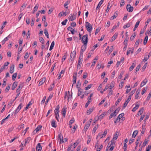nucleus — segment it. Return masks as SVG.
Here are the masks:
<instances>
[{
  "label": "nucleus",
  "instance_id": "obj_1",
  "mask_svg": "<svg viewBox=\"0 0 151 151\" xmlns=\"http://www.w3.org/2000/svg\"><path fill=\"white\" fill-rule=\"evenodd\" d=\"M88 41V36L87 35H83L82 39L81 42L82 43L85 44H87Z\"/></svg>",
  "mask_w": 151,
  "mask_h": 151
},
{
  "label": "nucleus",
  "instance_id": "obj_2",
  "mask_svg": "<svg viewBox=\"0 0 151 151\" xmlns=\"http://www.w3.org/2000/svg\"><path fill=\"white\" fill-rule=\"evenodd\" d=\"M86 27L88 31L91 32L92 29V25L88 22H86Z\"/></svg>",
  "mask_w": 151,
  "mask_h": 151
},
{
  "label": "nucleus",
  "instance_id": "obj_3",
  "mask_svg": "<svg viewBox=\"0 0 151 151\" xmlns=\"http://www.w3.org/2000/svg\"><path fill=\"white\" fill-rule=\"evenodd\" d=\"M22 86L21 84H20L18 86V88H17L16 92L17 93V95H16V97L14 99L15 100L19 96L20 93V91L21 89L22 88Z\"/></svg>",
  "mask_w": 151,
  "mask_h": 151
},
{
  "label": "nucleus",
  "instance_id": "obj_4",
  "mask_svg": "<svg viewBox=\"0 0 151 151\" xmlns=\"http://www.w3.org/2000/svg\"><path fill=\"white\" fill-rule=\"evenodd\" d=\"M126 9L127 11L129 12H132L134 9V8L133 6H131V5L129 4H128L127 6Z\"/></svg>",
  "mask_w": 151,
  "mask_h": 151
},
{
  "label": "nucleus",
  "instance_id": "obj_5",
  "mask_svg": "<svg viewBox=\"0 0 151 151\" xmlns=\"http://www.w3.org/2000/svg\"><path fill=\"white\" fill-rule=\"evenodd\" d=\"M76 53V51L75 50L72 52L70 53V60H71L72 61L75 58Z\"/></svg>",
  "mask_w": 151,
  "mask_h": 151
},
{
  "label": "nucleus",
  "instance_id": "obj_6",
  "mask_svg": "<svg viewBox=\"0 0 151 151\" xmlns=\"http://www.w3.org/2000/svg\"><path fill=\"white\" fill-rule=\"evenodd\" d=\"M131 99V96H129L128 99L125 101V102L124 103L123 106V108H124V109L127 106L128 104V103L130 101V100Z\"/></svg>",
  "mask_w": 151,
  "mask_h": 151
},
{
  "label": "nucleus",
  "instance_id": "obj_7",
  "mask_svg": "<svg viewBox=\"0 0 151 151\" xmlns=\"http://www.w3.org/2000/svg\"><path fill=\"white\" fill-rule=\"evenodd\" d=\"M67 97H68V101L69 99H71L72 97V94H70V93L69 92V91L68 92V93L67 95V93H65V95L64 97V99H66Z\"/></svg>",
  "mask_w": 151,
  "mask_h": 151
},
{
  "label": "nucleus",
  "instance_id": "obj_8",
  "mask_svg": "<svg viewBox=\"0 0 151 151\" xmlns=\"http://www.w3.org/2000/svg\"><path fill=\"white\" fill-rule=\"evenodd\" d=\"M83 61V60L82 59V58H81V57H79V60H78V65H77V69L78 68H80V67H81V65Z\"/></svg>",
  "mask_w": 151,
  "mask_h": 151
},
{
  "label": "nucleus",
  "instance_id": "obj_9",
  "mask_svg": "<svg viewBox=\"0 0 151 151\" xmlns=\"http://www.w3.org/2000/svg\"><path fill=\"white\" fill-rule=\"evenodd\" d=\"M42 126L41 125H39L36 129L34 130L33 132V134H35L38 132L41 129Z\"/></svg>",
  "mask_w": 151,
  "mask_h": 151
},
{
  "label": "nucleus",
  "instance_id": "obj_10",
  "mask_svg": "<svg viewBox=\"0 0 151 151\" xmlns=\"http://www.w3.org/2000/svg\"><path fill=\"white\" fill-rule=\"evenodd\" d=\"M67 108L66 106H64L63 108L61 113L63 114V116L64 117H65V113H66V109Z\"/></svg>",
  "mask_w": 151,
  "mask_h": 151
},
{
  "label": "nucleus",
  "instance_id": "obj_11",
  "mask_svg": "<svg viewBox=\"0 0 151 151\" xmlns=\"http://www.w3.org/2000/svg\"><path fill=\"white\" fill-rule=\"evenodd\" d=\"M68 18L70 21H73L76 19V17L75 15L71 14L68 17Z\"/></svg>",
  "mask_w": 151,
  "mask_h": 151
},
{
  "label": "nucleus",
  "instance_id": "obj_12",
  "mask_svg": "<svg viewBox=\"0 0 151 151\" xmlns=\"http://www.w3.org/2000/svg\"><path fill=\"white\" fill-rule=\"evenodd\" d=\"M42 147L40 145V143H39L37 144L36 147V151H41L42 150Z\"/></svg>",
  "mask_w": 151,
  "mask_h": 151
},
{
  "label": "nucleus",
  "instance_id": "obj_13",
  "mask_svg": "<svg viewBox=\"0 0 151 151\" xmlns=\"http://www.w3.org/2000/svg\"><path fill=\"white\" fill-rule=\"evenodd\" d=\"M46 81V78H42L40 79V81L39 83V85L41 86L42 84L44 83Z\"/></svg>",
  "mask_w": 151,
  "mask_h": 151
},
{
  "label": "nucleus",
  "instance_id": "obj_14",
  "mask_svg": "<svg viewBox=\"0 0 151 151\" xmlns=\"http://www.w3.org/2000/svg\"><path fill=\"white\" fill-rule=\"evenodd\" d=\"M77 73H76V75L74 76L73 75V85H72V87H73V84H75L76 82V75H77Z\"/></svg>",
  "mask_w": 151,
  "mask_h": 151
},
{
  "label": "nucleus",
  "instance_id": "obj_15",
  "mask_svg": "<svg viewBox=\"0 0 151 151\" xmlns=\"http://www.w3.org/2000/svg\"><path fill=\"white\" fill-rule=\"evenodd\" d=\"M143 111L144 109L143 108H141L138 111L137 116L138 117V116H140L143 113Z\"/></svg>",
  "mask_w": 151,
  "mask_h": 151
},
{
  "label": "nucleus",
  "instance_id": "obj_16",
  "mask_svg": "<svg viewBox=\"0 0 151 151\" xmlns=\"http://www.w3.org/2000/svg\"><path fill=\"white\" fill-rule=\"evenodd\" d=\"M118 33H116L114 35H113V36H112V37L111 38V42H113L114 41L116 38L117 37L118 35Z\"/></svg>",
  "mask_w": 151,
  "mask_h": 151
},
{
  "label": "nucleus",
  "instance_id": "obj_17",
  "mask_svg": "<svg viewBox=\"0 0 151 151\" xmlns=\"http://www.w3.org/2000/svg\"><path fill=\"white\" fill-rule=\"evenodd\" d=\"M104 0H101L99 2V4L98 6H97L96 8V11H97L98 9H99V8L101 6V5L102 4Z\"/></svg>",
  "mask_w": 151,
  "mask_h": 151
},
{
  "label": "nucleus",
  "instance_id": "obj_18",
  "mask_svg": "<svg viewBox=\"0 0 151 151\" xmlns=\"http://www.w3.org/2000/svg\"><path fill=\"white\" fill-rule=\"evenodd\" d=\"M118 16V14L117 13V12L116 11L114 14V15L111 17L110 18V19L111 20H112L114 19H115Z\"/></svg>",
  "mask_w": 151,
  "mask_h": 151
},
{
  "label": "nucleus",
  "instance_id": "obj_19",
  "mask_svg": "<svg viewBox=\"0 0 151 151\" xmlns=\"http://www.w3.org/2000/svg\"><path fill=\"white\" fill-rule=\"evenodd\" d=\"M14 65L12 64L10 68V72L11 73H12L14 71Z\"/></svg>",
  "mask_w": 151,
  "mask_h": 151
},
{
  "label": "nucleus",
  "instance_id": "obj_20",
  "mask_svg": "<svg viewBox=\"0 0 151 151\" xmlns=\"http://www.w3.org/2000/svg\"><path fill=\"white\" fill-rule=\"evenodd\" d=\"M94 109V107H93L92 108L90 109L89 110H88L87 111L86 113L87 114L89 115L90 114L91 112L93 111Z\"/></svg>",
  "mask_w": 151,
  "mask_h": 151
},
{
  "label": "nucleus",
  "instance_id": "obj_21",
  "mask_svg": "<svg viewBox=\"0 0 151 151\" xmlns=\"http://www.w3.org/2000/svg\"><path fill=\"white\" fill-rule=\"evenodd\" d=\"M147 80L146 78L140 84V87H142L144 86L147 82Z\"/></svg>",
  "mask_w": 151,
  "mask_h": 151
},
{
  "label": "nucleus",
  "instance_id": "obj_22",
  "mask_svg": "<svg viewBox=\"0 0 151 151\" xmlns=\"http://www.w3.org/2000/svg\"><path fill=\"white\" fill-rule=\"evenodd\" d=\"M67 29L68 30L70 31L71 32V33L72 34H74V31L75 30L74 29H73V28H71L70 27H68Z\"/></svg>",
  "mask_w": 151,
  "mask_h": 151
},
{
  "label": "nucleus",
  "instance_id": "obj_23",
  "mask_svg": "<svg viewBox=\"0 0 151 151\" xmlns=\"http://www.w3.org/2000/svg\"><path fill=\"white\" fill-rule=\"evenodd\" d=\"M83 45L81 46V51H84L85 50L86 48V46L87 44H85L84 43H83Z\"/></svg>",
  "mask_w": 151,
  "mask_h": 151
},
{
  "label": "nucleus",
  "instance_id": "obj_24",
  "mask_svg": "<svg viewBox=\"0 0 151 151\" xmlns=\"http://www.w3.org/2000/svg\"><path fill=\"white\" fill-rule=\"evenodd\" d=\"M90 125V124H89V123H86V124L85 127H84V129H83L84 131L86 132L87 131V129L89 127Z\"/></svg>",
  "mask_w": 151,
  "mask_h": 151
},
{
  "label": "nucleus",
  "instance_id": "obj_25",
  "mask_svg": "<svg viewBox=\"0 0 151 151\" xmlns=\"http://www.w3.org/2000/svg\"><path fill=\"white\" fill-rule=\"evenodd\" d=\"M118 137V133L117 132H116L115 134L114 135L113 140H116Z\"/></svg>",
  "mask_w": 151,
  "mask_h": 151
},
{
  "label": "nucleus",
  "instance_id": "obj_26",
  "mask_svg": "<svg viewBox=\"0 0 151 151\" xmlns=\"http://www.w3.org/2000/svg\"><path fill=\"white\" fill-rule=\"evenodd\" d=\"M70 2V0H68L67 1L65 2V3L64 6L65 7L66 9H68V7L67 6L68 5Z\"/></svg>",
  "mask_w": 151,
  "mask_h": 151
},
{
  "label": "nucleus",
  "instance_id": "obj_27",
  "mask_svg": "<svg viewBox=\"0 0 151 151\" xmlns=\"http://www.w3.org/2000/svg\"><path fill=\"white\" fill-rule=\"evenodd\" d=\"M56 121L54 120H52L51 122L52 126L54 127H57L56 124L55 123Z\"/></svg>",
  "mask_w": 151,
  "mask_h": 151
},
{
  "label": "nucleus",
  "instance_id": "obj_28",
  "mask_svg": "<svg viewBox=\"0 0 151 151\" xmlns=\"http://www.w3.org/2000/svg\"><path fill=\"white\" fill-rule=\"evenodd\" d=\"M149 58V55H147V54L145 55L144 59L142 60V61L144 62L147 61Z\"/></svg>",
  "mask_w": 151,
  "mask_h": 151
},
{
  "label": "nucleus",
  "instance_id": "obj_29",
  "mask_svg": "<svg viewBox=\"0 0 151 151\" xmlns=\"http://www.w3.org/2000/svg\"><path fill=\"white\" fill-rule=\"evenodd\" d=\"M138 133V131L137 130L134 131V132L132 134V137L135 138L136 137L137 135V134Z\"/></svg>",
  "mask_w": 151,
  "mask_h": 151
},
{
  "label": "nucleus",
  "instance_id": "obj_30",
  "mask_svg": "<svg viewBox=\"0 0 151 151\" xmlns=\"http://www.w3.org/2000/svg\"><path fill=\"white\" fill-rule=\"evenodd\" d=\"M135 66V64L134 63H133L132 65L130 66L129 68V71H131L133 70Z\"/></svg>",
  "mask_w": 151,
  "mask_h": 151
},
{
  "label": "nucleus",
  "instance_id": "obj_31",
  "mask_svg": "<svg viewBox=\"0 0 151 151\" xmlns=\"http://www.w3.org/2000/svg\"><path fill=\"white\" fill-rule=\"evenodd\" d=\"M99 127V125L98 124L96 126H95L94 128H93L92 133H94L96 131V129L98 128Z\"/></svg>",
  "mask_w": 151,
  "mask_h": 151
},
{
  "label": "nucleus",
  "instance_id": "obj_32",
  "mask_svg": "<svg viewBox=\"0 0 151 151\" xmlns=\"http://www.w3.org/2000/svg\"><path fill=\"white\" fill-rule=\"evenodd\" d=\"M48 8H49L48 11V14H50L53 11L54 9V8L53 7H48Z\"/></svg>",
  "mask_w": 151,
  "mask_h": 151
},
{
  "label": "nucleus",
  "instance_id": "obj_33",
  "mask_svg": "<svg viewBox=\"0 0 151 151\" xmlns=\"http://www.w3.org/2000/svg\"><path fill=\"white\" fill-rule=\"evenodd\" d=\"M59 108H60L59 105H58L57 106H56V108L55 110L54 111H55V113H57V112H58V113L59 112Z\"/></svg>",
  "mask_w": 151,
  "mask_h": 151
},
{
  "label": "nucleus",
  "instance_id": "obj_34",
  "mask_svg": "<svg viewBox=\"0 0 151 151\" xmlns=\"http://www.w3.org/2000/svg\"><path fill=\"white\" fill-rule=\"evenodd\" d=\"M59 16H60V17H61L63 16H66L67 15L66 12H61L59 14Z\"/></svg>",
  "mask_w": 151,
  "mask_h": 151
},
{
  "label": "nucleus",
  "instance_id": "obj_35",
  "mask_svg": "<svg viewBox=\"0 0 151 151\" xmlns=\"http://www.w3.org/2000/svg\"><path fill=\"white\" fill-rule=\"evenodd\" d=\"M139 106V105L136 104L135 106L132 109V111L133 112H134L136 110L138 109Z\"/></svg>",
  "mask_w": 151,
  "mask_h": 151
},
{
  "label": "nucleus",
  "instance_id": "obj_36",
  "mask_svg": "<svg viewBox=\"0 0 151 151\" xmlns=\"http://www.w3.org/2000/svg\"><path fill=\"white\" fill-rule=\"evenodd\" d=\"M148 36L146 35L144 39L143 42V44L144 45H145L147 43L148 40Z\"/></svg>",
  "mask_w": 151,
  "mask_h": 151
},
{
  "label": "nucleus",
  "instance_id": "obj_37",
  "mask_svg": "<svg viewBox=\"0 0 151 151\" xmlns=\"http://www.w3.org/2000/svg\"><path fill=\"white\" fill-rule=\"evenodd\" d=\"M107 134V130H105L103 133L102 134V136L100 137V138H102L103 137H105V136L106 135V134Z\"/></svg>",
  "mask_w": 151,
  "mask_h": 151
},
{
  "label": "nucleus",
  "instance_id": "obj_38",
  "mask_svg": "<svg viewBox=\"0 0 151 151\" xmlns=\"http://www.w3.org/2000/svg\"><path fill=\"white\" fill-rule=\"evenodd\" d=\"M93 93H91V94H90L89 96L88 97V98L87 99L88 100V101H90V102H91L92 101L91 98L93 96Z\"/></svg>",
  "mask_w": 151,
  "mask_h": 151
},
{
  "label": "nucleus",
  "instance_id": "obj_39",
  "mask_svg": "<svg viewBox=\"0 0 151 151\" xmlns=\"http://www.w3.org/2000/svg\"><path fill=\"white\" fill-rule=\"evenodd\" d=\"M55 45V42L54 41H53L52 42L51 46L50 47L49 50H51L54 47Z\"/></svg>",
  "mask_w": 151,
  "mask_h": 151
},
{
  "label": "nucleus",
  "instance_id": "obj_40",
  "mask_svg": "<svg viewBox=\"0 0 151 151\" xmlns=\"http://www.w3.org/2000/svg\"><path fill=\"white\" fill-rule=\"evenodd\" d=\"M122 99V97H119L117 100V101L115 103V105L116 106L117 105L119 104V103L121 101Z\"/></svg>",
  "mask_w": 151,
  "mask_h": 151
},
{
  "label": "nucleus",
  "instance_id": "obj_41",
  "mask_svg": "<svg viewBox=\"0 0 151 151\" xmlns=\"http://www.w3.org/2000/svg\"><path fill=\"white\" fill-rule=\"evenodd\" d=\"M17 75V73H14L12 76V79L14 81L15 80Z\"/></svg>",
  "mask_w": 151,
  "mask_h": 151
},
{
  "label": "nucleus",
  "instance_id": "obj_42",
  "mask_svg": "<svg viewBox=\"0 0 151 151\" xmlns=\"http://www.w3.org/2000/svg\"><path fill=\"white\" fill-rule=\"evenodd\" d=\"M124 74V72H122L120 74V75L119 76L118 78V80L119 81L122 78V75Z\"/></svg>",
  "mask_w": 151,
  "mask_h": 151
},
{
  "label": "nucleus",
  "instance_id": "obj_43",
  "mask_svg": "<svg viewBox=\"0 0 151 151\" xmlns=\"http://www.w3.org/2000/svg\"><path fill=\"white\" fill-rule=\"evenodd\" d=\"M17 86V85L15 84V82H14L12 85V90H14L15 89V88Z\"/></svg>",
  "mask_w": 151,
  "mask_h": 151
},
{
  "label": "nucleus",
  "instance_id": "obj_44",
  "mask_svg": "<svg viewBox=\"0 0 151 151\" xmlns=\"http://www.w3.org/2000/svg\"><path fill=\"white\" fill-rule=\"evenodd\" d=\"M130 24L129 23H128L126 25H124L123 27V28L124 29H126V28H127L128 27H129L130 26Z\"/></svg>",
  "mask_w": 151,
  "mask_h": 151
},
{
  "label": "nucleus",
  "instance_id": "obj_45",
  "mask_svg": "<svg viewBox=\"0 0 151 151\" xmlns=\"http://www.w3.org/2000/svg\"><path fill=\"white\" fill-rule=\"evenodd\" d=\"M55 118L58 120V121H59V113H58L57 112V113H55Z\"/></svg>",
  "mask_w": 151,
  "mask_h": 151
},
{
  "label": "nucleus",
  "instance_id": "obj_46",
  "mask_svg": "<svg viewBox=\"0 0 151 151\" xmlns=\"http://www.w3.org/2000/svg\"><path fill=\"white\" fill-rule=\"evenodd\" d=\"M97 60V58H95L93 60V61L92 62L91 66H94L95 65V63L96 62V60Z\"/></svg>",
  "mask_w": 151,
  "mask_h": 151
},
{
  "label": "nucleus",
  "instance_id": "obj_47",
  "mask_svg": "<svg viewBox=\"0 0 151 151\" xmlns=\"http://www.w3.org/2000/svg\"><path fill=\"white\" fill-rule=\"evenodd\" d=\"M81 86V83L80 81L79 80L77 81L76 85L77 87V88L78 89L79 88H80V86Z\"/></svg>",
  "mask_w": 151,
  "mask_h": 151
},
{
  "label": "nucleus",
  "instance_id": "obj_48",
  "mask_svg": "<svg viewBox=\"0 0 151 151\" xmlns=\"http://www.w3.org/2000/svg\"><path fill=\"white\" fill-rule=\"evenodd\" d=\"M92 85V84H91L88 85L87 87L85 88V90H88L91 87Z\"/></svg>",
  "mask_w": 151,
  "mask_h": 151
},
{
  "label": "nucleus",
  "instance_id": "obj_49",
  "mask_svg": "<svg viewBox=\"0 0 151 151\" xmlns=\"http://www.w3.org/2000/svg\"><path fill=\"white\" fill-rule=\"evenodd\" d=\"M58 137L59 139H60V143H61V140H62V139H63V136L61 133L58 135Z\"/></svg>",
  "mask_w": 151,
  "mask_h": 151
},
{
  "label": "nucleus",
  "instance_id": "obj_50",
  "mask_svg": "<svg viewBox=\"0 0 151 151\" xmlns=\"http://www.w3.org/2000/svg\"><path fill=\"white\" fill-rule=\"evenodd\" d=\"M54 87V85L53 84H51L49 88L48 89L50 91H51L52 90L53 88Z\"/></svg>",
  "mask_w": 151,
  "mask_h": 151
},
{
  "label": "nucleus",
  "instance_id": "obj_51",
  "mask_svg": "<svg viewBox=\"0 0 151 151\" xmlns=\"http://www.w3.org/2000/svg\"><path fill=\"white\" fill-rule=\"evenodd\" d=\"M106 114V113L105 112H104L103 114H101V115L99 116V119H102L104 117V116H105Z\"/></svg>",
  "mask_w": 151,
  "mask_h": 151
},
{
  "label": "nucleus",
  "instance_id": "obj_52",
  "mask_svg": "<svg viewBox=\"0 0 151 151\" xmlns=\"http://www.w3.org/2000/svg\"><path fill=\"white\" fill-rule=\"evenodd\" d=\"M139 91H138V89L136 92V95L135 96V99H137L139 97Z\"/></svg>",
  "mask_w": 151,
  "mask_h": 151
},
{
  "label": "nucleus",
  "instance_id": "obj_53",
  "mask_svg": "<svg viewBox=\"0 0 151 151\" xmlns=\"http://www.w3.org/2000/svg\"><path fill=\"white\" fill-rule=\"evenodd\" d=\"M35 20V19L34 18H32L31 21V24L30 25L31 26H33L34 25V21Z\"/></svg>",
  "mask_w": 151,
  "mask_h": 151
},
{
  "label": "nucleus",
  "instance_id": "obj_54",
  "mask_svg": "<svg viewBox=\"0 0 151 151\" xmlns=\"http://www.w3.org/2000/svg\"><path fill=\"white\" fill-rule=\"evenodd\" d=\"M124 115V113H122L121 114H120L117 117V118H118V119H119L120 120V119Z\"/></svg>",
  "mask_w": 151,
  "mask_h": 151
},
{
  "label": "nucleus",
  "instance_id": "obj_55",
  "mask_svg": "<svg viewBox=\"0 0 151 151\" xmlns=\"http://www.w3.org/2000/svg\"><path fill=\"white\" fill-rule=\"evenodd\" d=\"M81 88H79L78 89V95L79 96H80L81 95V93L83 92L82 91H81Z\"/></svg>",
  "mask_w": 151,
  "mask_h": 151
},
{
  "label": "nucleus",
  "instance_id": "obj_56",
  "mask_svg": "<svg viewBox=\"0 0 151 151\" xmlns=\"http://www.w3.org/2000/svg\"><path fill=\"white\" fill-rule=\"evenodd\" d=\"M53 93H52L50 94L48 98V101L50 100L51 99H52V98L53 97Z\"/></svg>",
  "mask_w": 151,
  "mask_h": 151
},
{
  "label": "nucleus",
  "instance_id": "obj_57",
  "mask_svg": "<svg viewBox=\"0 0 151 151\" xmlns=\"http://www.w3.org/2000/svg\"><path fill=\"white\" fill-rule=\"evenodd\" d=\"M68 21L67 19H65V20L62 22L61 24L63 25H66V23Z\"/></svg>",
  "mask_w": 151,
  "mask_h": 151
},
{
  "label": "nucleus",
  "instance_id": "obj_58",
  "mask_svg": "<svg viewBox=\"0 0 151 151\" xmlns=\"http://www.w3.org/2000/svg\"><path fill=\"white\" fill-rule=\"evenodd\" d=\"M39 5L38 4H37L35 5V6L34 8V9H33L34 10V11H37L38 8L39 7Z\"/></svg>",
  "mask_w": 151,
  "mask_h": 151
},
{
  "label": "nucleus",
  "instance_id": "obj_59",
  "mask_svg": "<svg viewBox=\"0 0 151 151\" xmlns=\"http://www.w3.org/2000/svg\"><path fill=\"white\" fill-rule=\"evenodd\" d=\"M140 67V65H139L136 67L135 70V73H137L139 70Z\"/></svg>",
  "mask_w": 151,
  "mask_h": 151
},
{
  "label": "nucleus",
  "instance_id": "obj_60",
  "mask_svg": "<svg viewBox=\"0 0 151 151\" xmlns=\"http://www.w3.org/2000/svg\"><path fill=\"white\" fill-rule=\"evenodd\" d=\"M39 40L43 44L44 43V40L43 39V38L41 37H40L39 38Z\"/></svg>",
  "mask_w": 151,
  "mask_h": 151
},
{
  "label": "nucleus",
  "instance_id": "obj_61",
  "mask_svg": "<svg viewBox=\"0 0 151 151\" xmlns=\"http://www.w3.org/2000/svg\"><path fill=\"white\" fill-rule=\"evenodd\" d=\"M6 23L7 22H5L3 23L2 26L1 28V30H2L4 28V27H5Z\"/></svg>",
  "mask_w": 151,
  "mask_h": 151
},
{
  "label": "nucleus",
  "instance_id": "obj_62",
  "mask_svg": "<svg viewBox=\"0 0 151 151\" xmlns=\"http://www.w3.org/2000/svg\"><path fill=\"white\" fill-rule=\"evenodd\" d=\"M145 117V115H142L141 116V117H140V118L139 119V121L140 122H141L143 120V119Z\"/></svg>",
  "mask_w": 151,
  "mask_h": 151
},
{
  "label": "nucleus",
  "instance_id": "obj_63",
  "mask_svg": "<svg viewBox=\"0 0 151 151\" xmlns=\"http://www.w3.org/2000/svg\"><path fill=\"white\" fill-rule=\"evenodd\" d=\"M83 78L84 79H85L88 76V74L86 72H84L83 73Z\"/></svg>",
  "mask_w": 151,
  "mask_h": 151
},
{
  "label": "nucleus",
  "instance_id": "obj_64",
  "mask_svg": "<svg viewBox=\"0 0 151 151\" xmlns=\"http://www.w3.org/2000/svg\"><path fill=\"white\" fill-rule=\"evenodd\" d=\"M147 142L148 140L146 139H145L143 143L142 146L145 147L146 145V144L147 143Z\"/></svg>",
  "mask_w": 151,
  "mask_h": 151
}]
</instances>
